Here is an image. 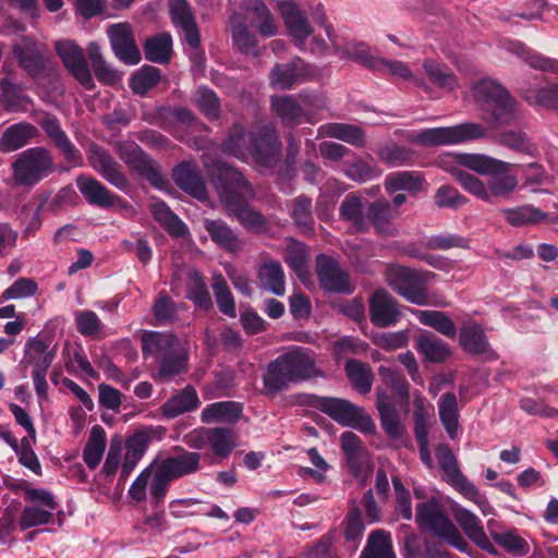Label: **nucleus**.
I'll list each match as a JSON object with an SVG mask.
<instances>
[{"label":"nucleus","mask_w":558,"mask_h":558,"mask_svg":"<svg viewBox=\"0 0 558 558\" xmlns=\"http://www.w3.org/2000/svg\"><path fill=\"white\" fill-rule=\"evenodd\" d=\"M214 174L219 198L229 215L236 217L251 231H266L268 223L265 217L246 204L253 191L242 173L226 163H218Z\"/></svg>","instance_id":"f257e3e1"},{"label":"nucleus","mask_w":558,"mask_h":558,"mask_svg":"<svg viewBox=\"0 0 558 558\" xmlns=\"http://www.w3.org/2000/svg\"><path fill=\"white\" fill-rule=\"evenodd\" d=\"M225 153L242 161L253 160L262 167H274L280 159L281 143L271 124L262 125L247 135L244 128L234 124L222 144Z\"/></svg>","instance_id":"f03ea898"},{"label":"nucleus","mask_w":558,"mask_h":558,"mask_svg":"<svg viewBox=\"0 0 558 558\" xmlns=\"http://www.w3.org/2000/svg\"><path fill=\"white\" fill-rule=\"evenodd\" d=\"M141 341L143 353L159 360L158 378L168 380L186 371L187 349L173 335L144 331Z\"/></svg>","instance_id":"7ed1b4c3"},{"label":"nucleus","mask_w":558,"mask_h":558,"mask_svg":"<svg viewBox=\"0 0 558 558\" xmlns=\"http://www.w3.org/2000/svg\"><path fill=\"white\" fill-rule=\"evenodd\" d=\"M473 95L488 114L485 117L493 129L511 124L521 119L518 102L496 81L485 78L473 86Z\"/></svg>","instance_id":"20e7f679"},{"label":"nucleus","mask_w":558,"mask_h":558,"mask_svg":"<svg viewBox=\"0 0 558 558\" xmlns=\"http://www.w3.org/2000/svg\"><path fill=\"white\" fill-rule=\"evenodd\" d=\"M311 404L341 426L353 427L364 434L376 433V424L364 408L347 399L313 396Z\"/></svg>","instance_id":"39448f33"},{"label":"nucleus","mask_w":558,"mask_h":558,"mask_svg":"<svg viewBox=\"0 0 558 558\" xmlns=\"http://www.w3.org/2000/svg\"><path fill=\"white\" fill-rule=\"evenodd\" d=\"M416 522L421 529L428 530L435 535L444 538L449 545L465 551L468 542L459 532L458 527L444 512L441 505L435 498L418 504L416 507Z\"/></svg>","instance_id":"423d86ee"},{"label":"nucleus","mask_w":558,"mask_h":558,"mask_svg":"<svg viewBox=\"0 0 558 558\" xmlns=\"http://www.w3.org/2000/svg\"><path fill=\"white\" fill-rule=\"evenodd\" d=\"M53 170V160L43 147H33L21 153L12 163V179L16 185L33 186Z\"/></svg>","instance_id":"0eeeda50"},{"label":"nucleus","mask_w":558,"mask_h":558,"mask_svg":"<svg viewBox=\"0 0 558 558\" xmlns=\"http://www.w3.org/2000/svg\"><path fill=\"white\" fill-rule=\"evenodd\" d=\"M464 190L474 196L492 203L495 197H508L518 186L515 175L509 174V170L502 174H489L488 186L476 177L457 168H447Z\"/></svg>","instance_id":"6e6552de"},{"label":"nucleus","mask_w":558,"mask_h":558,"mask_svg":"<svg viewBox=\"0 0 558 558\" xmlns=\"http://www.w3.org/2000/svg\"><path fill=\"white\" fill-rule=\"evenodd\" d=\"M487 129L475 122H466L446 128L425 129L413 135L411 141L423 146L458 145L484 138Z\"/></svg>","instance_id":"1a4fd4ad"},{"label":"nucleus","mask_w":558,"mask_h":558,"mask_svg":"<svg viewBox=\"0 0 558 558\" xmlns=\"http://www.w3.org/2000/svg\"><path fill=\"white\" fill-rule=\"evenodd\" d=\"M278 9L290 36L301 50H308L318 54L327 50V41L318 36H313L311 43L307 44L306 40L312 36L313 28L304 12H302L295 3L292 1H279Z\"/></svg>","instance_id":"9d476101"},{"label":"nucleus","mask_w":558,"mask_h":558,"mask_svg":"<svg viewBox=\"0 0 558 558\" xmlns=\"http://www.w3.org/2000/svg\"><path fill=\"white\" fill-rule=\"evenodd\" d=\"M23 492L25 501L32 505L24 507L21 512L19 518L21 530L49 523L58 506L53 495L49 490L28 486Z\"/></svg>","instance_id":"9b49d317"},{"label":"nucleus","mask_w":558,"mask_h":558,"mask_svg":"<svg viewBox=\"0 0 558 558\" xmlns=\"http://www.w3.org/2000/svg\"><path fill=\"white\" fill-rule=\"evenodd\" d=\"M388 284L411 303H427L425 280L418 271L407 267H393L387 272Z\"/></svg>","instance_id":"f8f14e48"},{"label":"nucleus","mask_w":558,"mask_h":558,"mask_svg":"<svg viewBox=\"0 0 558 558\" xmlns=\"http://www.w3.org/2000/svg\"><path fill=\"white\" fill-rule=\"evenodd\" d=\"M440 162L448 172L450 171L447 168L462 170L461 168L464 167L481 175L502 174L510 169V163L483 154L448 155Z\"/></svg>","instance_id":"ddd939ff"},{"label":"nucleus","mask_w":558,"mask_h":558,"mask_svg":"<svg viewBox=\"0 0 558 558\" xmlns=\"http://www.w3.org/2000/svg\"><path fill=\"white\" fill-rule=\"evenodd\" d=\"M54 48L64 66L75 80L86 89H93L95 83L82 48L71 39L57 40Z\"/></svg>","instance_id":"4468645a"},{"label":"nucleus","mask_w":558,"mask_h":558,"mask_svg":"<svg viewBox=\"0 0 558 558\" xmlns=\"http://www.w3.org/2000/svg\"><path fill=\"white\" fill-rule=\"evenodd\" d=\"M107 35L112 51L119 60L130 65H135L141 61V52L130 24H112L108 27Z\"/></svg>","instance_id":"2eb2a0df"},{"label":"nucleus","mask_w":558,"mask_h":558,"mask_svg":"<svg viewBox=\"0 0 558 558\" xmlns=\"http://www.w3.org/2000/svg\"><path fill=\"white\" fill-rule=\"evenodd\" d=\"M450 511L466 536L481 549L496 554V549L486 535L480 518L456 501L449 502Z\"/></svg>","instance_id":"dca6fc26"},{"label":"nucleus","mask_w":558,"mask_h":558,"mask_svg":"<svg viewBox=\"0 0 558 558\" xmlns=\"http://www.w3.org/2000/svg\"><path fill=\"white\" fill-rule=\"evenodd\" d=\"M317 276L320 286L328 291L350 293L353 290L347 272L328 256L317 257Z\"/></svg>","instance_id":"f3484780"},{"label":"nucleus","mask_w":558,"mask_h":558,"mask_svg":"<svg viewBox=\"0 0 558 558\" xmlns=\"http://www.w3.org/2000/svg\"><path fill=\"white\" fill-rule=\"evenodd\" d=\"M278 357L295 383L311 378L316 374L314 357L307 349L293 347Z\"/></svg>","instance_id":"a211bd4d"},{"label":"nucleus","mask_w":558,"mask_h":558,"mask_svg":"<svg viewBox=\"0 0 558 558\" xmlns=\"http://www.w3.org/2000/svg\"><path fill=\"white\" fill-rule=\"evenodd\" d=\"M171 20L177 28L182 32L186 44L196 48L199 46L201 36L186 0H169Z\"/></svg>","instance_id":"6ab92c4d"},{"label":"nucleus","mask_w":558,"mask_h":558,"mask_svg":"<svg viewBox=\"0 0 558 558\" xmlns=\"http://www.w3.org/2000/svg\"><path fill=\"white\" fill-rule=\"evenodd\" d=\"M375 404L379 413L380 424L384 432L391 439L401 438L404 433V427L401 423L399 411L386 390L377 389Z\"/></svg>","instance_id":"aec40b11"},{"label":"nucleus","mask_w":558,"mask_h":558,"mask_svg":"<svg viewBox=\"0 0 558 558\" xmlns=\"http://www.w3.org/2000/svg\"><path fill=\"white\" fill-rule=\"evenodd\" d=\"M340 442L351 473L355 476H360L364 472L368 473V454L360 437L353 432H344L340 437Z\"/></svg>","instance_id":"412c9836"},{"label":"nucleus","mask_w":558,"mask_h":558,"mask_svg":"<svg viewBox=\"0 0 558 558\" xmlns=\"http://www.w3.org/2000/svg\"><path fill=\"white\" fill-rule=\"evenodd\" d=\"M201 454L183 451L179 454L155 461L157 466L171 480L192 474L199 469Z\"/></svg>","instance_id":"4be33fe9"},{"label":"nucleus","mask_w":558,"mask_h":558,"mask_svg":"<svg viewBox=\"0 0 558 558\" xmlns=\"http://www.w3.org/2000/svg\"><path fill=\"white\" fill-rule=\"evenodd\" d=\"M40 126L47 135L53 141L56 146L61 150L64 158L76 167L82 162L80 150L71 143L66 134L62 131L57 118L50 114H45L40 119Z\"/></svg>","instance_id":"5701e85b"},{"label":"nucleus","mask_w":558,"mask_h":558,"mask_svg":"<svg viewBox=\"0 0 558 558\" xmlns=\"http://www.w3.org/2000/svg\"><path fill=\"white\" fill-rule=\"evenodd\" d=\"M371 320L378 327L395 324L400 316L395 299L384 290H377L369 302Z\"/></svg>","instance_id":"b1692460"},{"label":"nucleus","mask_w":558,"mask_h":558,"mask_svg":"<svg viewBox=\"0 0 558 558\" xmlns=\"http://www.w3.org/2000/svg\"><path fill=\"white\" fill-rule=\"evenodd\" d=\"M90 163L95 170L112 185L120 190L128 186V180L120 171L118 162L104 148L93 147L89 156Z\"/></svg>","instance_id":"393cba45"},{"label":"nucleus","mask_w":558,"mask_h":558,"mask_svg":"<svg viewBox=\"0 0 558 558\" xmlns=\"http://www.w3.org/2000/svg\"><path fill=\"white\" fill-rule=\"evenodd\" d=\"M242 7L248 14L251 25L264 37L278 33V25L262 0H242Z\"/></svg>","instance_id":"a878e982"},{"label":"nucleus","mask_w":558,"mask_h":558,"mask_svg":"<svg viewBox=\"0 0 558 558\" xmlns=\"http://www.w3.org/2000/svg\"><path fill=\"white\" fill-rule=\"evenodd\" d=\"M54 351L38 338H31L24 348L23 364L33 367L32 372H47L54 360Z\"/></svg>","instance_id":"bb28decb"},{"label":"nucleus","mask_w":558,"mask_h":558,"mask_svg":"<svg viewBox=\"0 0 558 558\" xmlns=\"http://www.w3.org/2000/svg\"><path fill=\"white\" fill-rule=\"evenodd\" d=\"M76 185L86 201L99 207H109L114 204L116 195L99 181L89 175H78Z\"/></svg>","instance_id":"cd10ccee"},{"label":"nucleus","mask_w":558,"mask_h":558,"mask_svg":"<svg viewBox=\"0 0 558 558\" xmlns=\"http://www.w3.org/2000/svg\"><path fill=\"white\" fill-rule=\"evenodd\" d=\"M199 399L196 390L192 386H186L174 396H172L160 409L162 415L167 418H174L186 412L197 409Z\"/></svg>","instance_id":"c85d7f7f"},{"label":"nucleus","mask_w":558,"mask_h":558,"mask_svg":"<svg viewBox=\"0 0 558 558\" xmlns=\"http://www.w3.org/2000/svg\"><path fill=\"white\" fill-rule=\"evenodd\" d=\"M173 180L178 186L198 199L206 198V187L195 167L182 162L173 169Z\"/></svg>","instance_id":"c756f323"},{"label":"nucleus","mask_w":558,"mask_h":558,"mask_svg":"<svg viewBox=\"0 0 558 558\" xmlns=\"http://www.w3.org/2000/svg\"><path fill=\"white\" fill-rule=\"evenodd\" d=\"M37 130L29 123L21 122L5 129L0 137V151L9 154L24 147L35 137Z\"/></svg>","instance_id":"7c9ffc66"},{"label":"nucleus","mask_w":558,"mask_h":558,"mask_svg":"<svg viewBox=\"0 0 558 558\" xmlns=\"http://www.w3.org/2000/svg\"><path fill=\"white\" fill-rule=\"evenodd\" d=\"M13 53L28 75L36 77L43 70L41 52L35 41L24 38L14 46Z\"/></svg>","instance_id":"2f4dec72"},{"label":"nucleus","mask_w":558,"mask_h":558,"mask_svg":"<svg viewBox=\"0 0 558 558\" xmlns=\"http://www.w3.org/2000/svg\"><path fill=\"white\" fill-rule=\"evenodd\" d=\"M318 132L322 136L333 137L359 148L366 144L364 131L354 124L327 123L322 125Z\"/></svg>","instance_id":"473e14b6"},{"label":"nucleus","mask_w":558,"mask_h":558,"mask_svg":"<svg viewBox=\"0 0 558 558\" xmlns=\"http://www.w3.org/2000/svg\"><path fill=\"white\" fill-rule=\"evenodd\" d=\"M465 499L474 502L484 515L494 513V507L485 495L481 494L477 487L469 481L461 472L447 480Z\"/></svg>","instance_id":"72a5a7b5"},{"label":"nucleus","mask_w":558,"mask_h":558,"mask_svg":"<svg viewBox=\"0 0 558 558\" xmlns=\"http://www.w3.org/2000/svg\"><path fill=\"white\" fill-rule=\"evenodd\" d=\"M487 524L492 538L504 550L513 556H525L529 553L527 542L518 534L517 530L497 531L494 527L495 522L493 520H489Z\"/></svg>","instance_id":"f704fd0d"},{"label":"nucleus","mask_w":558,"mask_h":558,"mask_svg":"<svg viewBox=\"0 0 558 558\" xmlns=\"http://www.w3.org/2000/svg\"><path fill=\"white\" fill-rule=\"evenodd\" d=\"M242 414V407L233 401L215 402L202 411V421L206 424L222 422L233 423L239 420Z\"/></svg>","instance_id":"c9c22d12"},{"label":"nucleus","mask_w":558,"mask_h":558,"mask_svg":"<svg viewBox=\"0 0 558 558\" xmlns=\"http://www.w3.org/2000/svg\"><path fill=\"white\" fill-rule=\"evenodd\" d=\"M305 75L304 63L295 59L287 64H277L270 73V84L275 88L288 89Z\"/></svg>","instance_id":"e433bc0d"},{"label":"nucleus","mask_w":558,"mask_h":558,"mask_svg":"<svg viewBox=\"0 0 558 558\" xmlns=\"http://www.w3.org/2000/svg\"><path fill=\"white\" fill-rule=\"evenodd\" d=\"M184 280L186 284V298L201 308H210L213 306L210 293L199 271L196 269L186 270Z\"/></svg>","instance_id":"4c0bfd02"},{"label":"nucleus","mask_w":558,"mask_h":558,"mask_svg":"<svg viewBox=\"0 0 558 558\" xmlns=\"http://www.w3.org/2000/svg\"><path fill=\"white\" fill-rule=\"evenodd\" d=\"M88 58L97 80L105 85H116L121 82V74L110 66L102 57L100 46L89 43L87 46Z\"/></svg>","instance_id":"58836bf2"},{"label":"nucleus","mask_w":558,"mask_h":558,"mask_svg":"<svg viewBox=\"0 0 558 558\" xmlns=\"http://www.w3.org/2000/svg\"><path fill=\"white\" fill-rule=\"evenodd\" d=\"M368 216L379 233L386 235L395 233L396 228L392 220L399 216V213L387 201L379 199L374 202L368 208Z\"/></svg>","instance_id":"ea45409f"},{"label":"nucleus","mask_w":558,"mask_h":558,"mask_svg":"<svg viewBox=\"0 0 558 558\" xmlns=\"http://www.w3.org/2000/svg\"><path fill=\"white\" fill-rule=\"evenodd\" d=\"M107 446L105 429L100 425L92 427L88 440L83 450V460L85 464L95 470L102 460Z\"/></svg>","instance_id":"a19ab883"},{"label":"nucleus","mask_w":558,"mask_h":558,"mask_svg":"<svg viewBox=\"0 0 558 558\" xmlns=\"http://www.w3.org/2000/svg\"><path fill=\"white\" fill-rule=\"evenodd\" d=\"M271 108L280 118L282 124L293 128L304 119V109L291 96L272 97Z\"/></svg>","instance_id":"79ce46f5"},{"label":"nucleus","mask_w":558,"mask_h":558,"mask_svg":"<svg viewBox=\"0 0 558 558\" xmlns=\"http://www.w3.org/2000/svg\"><path fill=\"white\" fill-rule=\"evenodd\" d=\"M440 421L451 439H454L459 430L458 399L454 393L446 392L438 400Z\"/></svg>","instance_id":"37998d69"},{"label":"nucleus","mask_w":558,"mask_h":558,"mask_svg":"<svg viewBox=\"0 0 558 558\" xmlns=\"http://www.w3.org/2000/svg\"><path fill=\"white\" fill-rule=\"evenodd\" d=\"M363 558H397L390 533L384 530L373 531L362 551Z\"/></svg>","instance_id":"c03bdc74"},{"label":"nucleus","mask_w":558,"mask_h":558,"mask_svg":"<svg viewBox=\"0 0 558 558\" xmlns=\"http://www.w3.org/2000/svg\"><path fill=\"white\" fill-rule=\"evenodd\" d=\"M329 40L335 47V52L342 59H352L364 66L374 70L375 63L379 58L373 57L369 53L367 46L364 43H348L343 47H339L332 39L329 26H326Z\"/></svg>","instance_id":"a18cd8bd"},{"label":"nucleus","mask_w":558,"mask_h":558,"mask_svg":"<svg viewBox=\"0 0 558 558\" xmlns=\"http://www.w3.org/2000/svg\"><path fill=\"white\" fill-rule=\"evenodd\" d=\"M258 278L264 289L279 296L284 294V272L279 262H266L259 268Z\"/></svg>","instance_id":"49530a36"},{"label":"nucleus","mask_w":558,"mask_h":558,"mask_svg":"<svg viewBox=\"0 0 558 558\" xmlns=\"http://www.w3.org/2000/svg\"><path fill=\"white\" fill-rule=\"evenodd\" d=\"M119 155L132 168L137 170L141 174L147 177L150 181L156 183L160 178L154 168L153 161L145 155L137 145L131 144L129 151L119 148Z\"/></svg>","instance_id":"de8ad7c7"},{"label":"nucleus","mask_w":558,"mask_h":558,"mask_svg":"<svg viewBox=\"0 0 558 558\" xmlns=\"http://www.w3.org/2000/svg\"><path fill=\"white\" fill-rule=\"evenodd\" d=\"M422 66L428 81L437 87L452 90L458 86L456 75L445 63L426 59Z\"/></svg>","instance_id":"09e8293b"},{"label":"nucleus","mask_w":558,"mask_h":558,"mask_svg":"<svg viewBox=\"0 0 558 558\" xmlns=\"http://www.w3.org/2000/svg\"><path fill=\"white\" fill-rule=\"evenodd\" d=\"M344 369L350 381L359 392L365 395L371 391L374 375L368 364L357 360H348Z\"/></svg>","instance_id":"8fccbe9b"},{"label":"nucleus","mask_w":558,"mask_h":558,"mask_svg":"<svg viewBox=\"0 0 558 558\" xmlns=\"http://www.w3.org/2000/svg\"><path fill=\"white\" fill-rule=\"evenodd\" d=\"M264 388L268 393H277L295 383L287 373L279 357L270 362L263 376Z\"/></svg>","instance_id":"3c124183"},{"label":"nucleus","mask_w":558,"mask_h":558,"mask_svg":"<svg viewBox=\"0 0 558 558\" xmlns=\"http://www.w3.org/2000/svg\"><path fill=\"white\" fill-rule=\"evenodd\" d=\"M343 173L351 180L366 182L381 175V169L375 162H368L361 157H354L343 163Z\"/></svg>","instance_id":"603ef678"},{"label":"nucleus","mask_w":558,"mask_h":558,"mask_svg":"<svg viewBox=\"0 0 558 558\" xmlns=\"http://www.w3.org/2000/svg\"><path fill=\"white\" fill-rule=\"evenodd\" d=\"M204 228L209 233L211 240L218 245L229 251L239 248L240 242L238 236L225 221L206 219Z\"/></svg>","instance_id":"864d4df0"},{"label":"nucleus","mask_w":558,"mask_h":558,"mask_svg":"<svg viewBox=\"0 0 558 558\" xmlns=\"http://www.w3.org/2000/svg\"><path fill=\"white\" fill-rule=\"evenodd\" d=\"M145 57L156 63H167L172 52V38L169 34H159L145 43Z\"/></svg>","instance_id":"5fc2aeb1"},{"label":"nucleus","mask_w":558,"mask_h":558,"mask_svg":"<svg viewBox=\"0 0 558 558\" xmlns=\"http://www.w3.org/2000/svg\"><path fill=\"white\" fill-rule=\"evenodd\" d=\"M460 343L471 354H484L489 351L484 330L478 325H469L462 328Z\"/></svg>","instance_id":"6e6d98bb"},{"label":"nucleus","mask_w":558,"mask_h":558,"mask_svg":"<svg viewBox=\"0 0 558 558\" xmlns=\"http://www.w3.org/2000/svg\"><path fill=\"white\" fill-rule=\"evenodd\" d=\"M385 187L389 193L398 191L417 192L422 187V178L418 173L411 171L393 172L386 177Z\"/></svg>","instance_id":"4d7b16f0"},{"label":"nucleus","mask_w":558,"mask_h":558,"mask_svg":"<svg viewBox=\"0 0 558 558\" xmlns=\"http://www.w3.org/2000/svg\"><path fill=\"white\" fill-rule=\"evenodd\" d=\"M417 349L430 362H442L450 355L449 347L432 333L417 339Z\"/></svg>","instance_id":"13d9d810"},{"label":"nucleus","mask_w":558,"mask_h":558,"mask_svg":"<svg viewBox=\"0 0 558 558\" xmlns=\"http://www.w3.org/2000/svg\"><path fill=\"white\" fill-rule=\"evenodd\" d=\"M416 318L423 325L436 329L438 332L447 337H454L457 329L453 322L442 312L417 310L414 312Z\"/></svg>","instance_id":"bf43d9fd"},{"label":"nucleus","mask_w":558,"mask_h":558,"mask_svg":"<svg viewBox=\"0 0 558 558\" xmlns=\"http://www.w3.org/2000/svg\"><path fill=\"white\" fill-rule=\"evenodd\" d=\"M374 71L388 73L403 81H410L418 87H426L425 81L423 78L415 77L409 65L403 61L379 58L374 65Z\"/></svg>","instance_id":"052dcab7"},{"label":"nucleus","mask_w":558,"mask_h":558,"mask_svg":"<svg viewBox=\"0 0 558 558\" xmlns=\"http://www.w3.org/2000/svg\"><path fill=\"white\" fill-rule=\"evenodd\" d=\"M378 374L383 381L401 399L404 407H408L410 385L401 372L392 367L379 366Z\"/></svg>","instance_id":"680f3d73"},{"label":"nucleus","mask_w":558,"mask_h":558,"mask_svg":"<svg viewBox=\"0 0 558 558\" xmlns=\"http://www.w3.org/2000/svg\"><path fill=\"white\" fill-rule=\"evenodd\" d=\"M209 447L219 458H227L235 447V434L230 428H210Z\"/></svg>","instance_id":"e2e57ef3"},{"label":"nucleus","mask_w":558,"mask_h":558,"mask_svg":"<svg viewBox=\"0 0 558 558\" xmlns=\"http://www.w3.org/2000/svg\"><path fill=\"white\" fill-rule=\"evenodd\" d=\"M150 211L155 219L173 235H183L185 225L163 202H156L150 205Z\"/></svg>","instance_id":"0e129e2a"},{"label":"nucleus","mask_w":558,"mask_h":558,"mask_svg":"<svg viewBox=\"0 0 558 558\" xmlns=\"http://www.w3.org/2000/svg\"><path fill=\"white\" fill-rule=\"evenodd\" d=\"M506 220L515 227L537 223L547 219V214L532 206H522L504 210Z\"/></svg>","instance_id":"69168bd1"},{"label":"nucleus","mask_w":558,"mask_h":558,"mask_svg":"<svg viewBox=\"0 0 558 558\" xmlns=\"http://www.w3.org/2000/svg\"><path fill=\"white\" fill-rule=\"evenodd\" d=\"M213 290L220 312L230 317H235V302L222 275L213 277Z\"/></svg>","instance_id":"338daca9"},{"label":"nucleus","mask_w":558,"mask_h":558,"mask_svg":"<svg viewBox=\"0 0 558 558\" xmlns=\"http://www.w3.org/2000/svg\"><path fill=\"white\" fill-rule=\"evenodd\" d=\"M524 98L531 105L558 110V84L529 88Z\"/></svg>","instance_id":"774afa93"}]
</instances>
